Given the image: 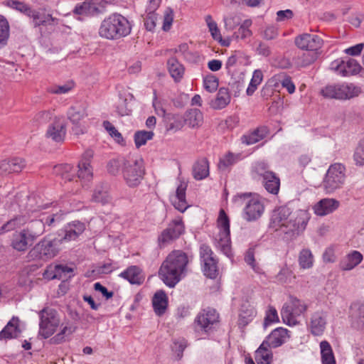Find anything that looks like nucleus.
<instances>
[{
    "mask_svg": "<svg viewBox=\"0 0 364 364\" xmlns=\"http://www.w3.org/2000/svg\"><path fill=\"white\" fill-rule=\"evenodd\" d=\"M309 219L310 214L307 210L291 212L289 208L281 206L272 212L270 227L293 238L305 230Z\"/></svg>",
    "mask_w": 364,
    "mask_h": 364,
    "instance_id": "nucleus-1",
    "label": "nucleus"
},
{
    "mask_svg": "<svg viewBox=\"0 0 364 364\" xmlns=\"http://www.w3.org/2000/svg\"><path fill=\"white\" fill-rule=\"evenodd\" d=\"M39 335L43 338H48L59 330L51 338L53 343L65 341L66 338L75 331V327L70 322H61L59 314L54 309H43L39 312Z\"/></svg>",
    "mask_w": 364,
    "mask_h": 364,
    "instance_id": "nucleus-2",
    "label": "nucleus"
},
{
    "mask_svg": "<svg viewBox=\"0 0 364 364\" xmlns=\"http://www.w3.org/2000/svg\"><path fill=\"white\" fill-rule=\"evenodd\" d=\"M188 262L185 252L181 250L171 252L159 269L160 278L168 287H174L185 277Z\"/></svg>",
    "mask_w": 364,
    "mask_h": 364,
    "instance_id": "nucleus-3",
    "label": "nucleus"
},
{
    "mask_svg": "<svg viewBox=\"0 0 364 364\" xmlns=\"http://www.w3.org/2000/svg\"><path fill=\"white\" fill-rule=\"evenodd\" d=\"M132 29V24L126 17L114 13L101 22L98 33L105 39L118 40L129 36Z\"/></svg>",
    "mask_w": 364,
    "mask_h": 364,
    "instance_id": "nucleus-4",
    "label": "nucleus"
},
{
    "mask_svg": "<svg viewBox=\"0 0 364 364\" xmlns=\"http://www.w3.org/2000/svg\"><path fill=\"white\" fill-rule=\"evenodd\" d=\"M232 201L239 205L244 204L243 218L247 221L257 220L264 212V199L257 194H238L232 198Z\"/></svg>",
    "mask_w": 364,
    "mask_h": 364,
    "instance_id": "nucleus-5",
    "label": "nucleus"
},
{
    "mask_svg": "<svg viewBox=\"0 0 364 364\" xmlns=\"http://www.w3.org/2000/svg\"><path fill=\"white\" fill-rule=\"evenodd\" d=\"M360 93V87L350 82L328 84L320 91V94L324 98L338 100H350L358 97Z\"/></svg>",
    "mask_w": 364,
    "mask_h": 364,
    "instance_id": "nucleus-6",
    "label": "nucleus"
},
{
    "mask_svg": "<svg viewBox=\"0 0 364 364\" xmlns=\"http://www.w3.org/2000/svg\"><path fill=\"white\" fill-rule=\"evenodd\" d=\"M217 230L214 236L215 247L224 255L231 256L230 220L223 210H220L217 220Z\"/></svg>",
    "mask_w": 364,
    "mask_h": 364,
    "instance_id": "nucleus-7",
    "label": "nucleus"
},
{
    "mask_svg": "<svg viewBox=\"0 0 364 364\" xmlns=\"http://www.w3.org/2000/svg\"><path fill=\"white\" fill-rule=\"evenodd\" d=\"M122 173L126 184L129 187H136L140 183L144 174L143 160L140 157H130L122 162Z\"/></svg>",
    "mask_w": 364,
    "mask_h": 364,
    "instance_id": "nucleus-8",
    "label": "nucleus"
},
{
    "mask_svg": "<svg viewBox=\"0 0 364 364\" xmlns=\"http://www.w3.org/2000/svg\"><path fill=\"white\" fill-rule=\"evenodd\" d=\"M308 304L296 297H290L282 309L281 315L284 323L288 326H296L299 323V318L306 313Z\"/></svg>",
    "mask_w": 364,
    "mask_h": 364,
    "instance_id": "nucleus-9",
    "label": "nucleus"
},
{
    "mask_svg": "<svg viewBox=\"0 0 364 364\" xmlns=\"http://www.w3.org/2000/svg\"><path fill=\"white\" fill-rule=\"evenodd\" d=\"M346 168L340 163L329 166L323 181V188L326 193L331 194L341 188L346 180Z\"/></svg>",
    "mask_w": 364,
    "mask_h": 364,
    "instance_id": "nucleus-10",
    "label": "nucleus"
},
{
    "mask_svg": "<svg viewBox=\"0 0 364 364\" xmlns=\"http://www.w3.org/2000/svg\"><path fill=\"white\" fill-rule=\"evenodd\" d=\"M253 177L260 181L267 192L273 195L279 193L280 180L274 173L268 170L264 163H258L254 167Z\"/></svg>",
    "mask_w": 364,
    "mask_h": 364,
    "instance_id": "nucleus-11",
    "label": "nucleus"
},
{
    "mask_svg": "<svg viewBox=\"0 0 364 364\" xmlns=\"http://www.w3.org/2000/svg\"><path fill=\"white\" fill-rule=\"evenodd\" d=\"M219 323V314L212 308L201 310L195 318L196 329L208 334L217 327Z\"/></svg>",
    "mask_w": 364,
    "mask_h": 364,
    "instance_id": "nucleus-12",
    "label": "nucleus"
},
{
    "mask_svg": "<svg viewBox=\"0 0 364 364\" xmlns=\"http://www.w3.org/2000/svg\"><path fill=\"white\" fill-rule=\"evenodd\" d=\"M58 241L56 240H51L48 237H44L30 251L31 257L45 261L52 259L58 252Z\"/></svg>",
    "mask_w": 364,
    "mask_h": 364,
    "instance_id": "nucleus-13",
    "label": "nucleus"
},
{
    "mask_svg": "<svg viewBox=\"0 0 364 364\" xmlns=\"http://www.w3.org/2000/svg\"><path fill=\"white\" fill-rule=\"evenodd\" d=\"M329 68L341 77L357 75L362 70V67L358 61L352 58L347 60L338 58L331 63Z\"/></svg>",
    "mask_w": 364,
    "mask_h": 364,
    "instance_id": "nucleus-14",
    "label": "nucleus"
},
{
    "mask_svg": "<svg viewBox=\"0 0 364 364\" xmlns=\"http://www.w3.org/2000/svg\"><path fill=\"white\" fill-rule=\"evenodd\" d=\"M200 255L204 274L210 279L216 278L218 275V268L211 249L207 245H201Z\"/></svg>",
    "mask_w": 364,
    "mask_h": 364,
    "instance_id": "nucleus-15",
    "label": "nucleus"
},
{
    "mask_svg": "<svg viewBox=\"0 0 364 364\" xmlns=\"http://www.w3.org/2000/svg\"><path fill=\"white\" fill-rule=\"evenodd\" d=\"M187 187L188 182L182 178H178L176 189L169 197L171 203L181 213L185 212L189 207L186 196Z\"/></svg>",
    "mask_w": 364,
    "mask_h": 364,
    "instance_id": "nucleus-16",
    "label": "nucleus"
},
{
    "mask_svg": "<svg viewBox=\"0 0 364 364\" xmlns=\"http://www.w3.org/2000/svg\"><path fill=\"white\" fill-rule=\"evenodd\" d=\"M294 43L301 50L317 51L322 48L323 41L317 35L304 33L295 38Z\"/></svg>",
    "mask_w": 364,
    "mask_h": 364,
    "instance_id": "nucleus-17",
    "label": "nucleus"
},
{
    "mask_svg": "<svg viewBox=\"0 0 364 364\" xmlns=\"http://www.w3.org/2000/svg\"><path fill=\"white\" fill-rule=\"evenodd\" d=\"M203 122V114L198 109H188L183 116V121L176 119L172 127L180 129L184 125L195 129L200 127Z\"/></svg>",
    "mask_w": 364,
    "mask_h": 364,
    "instance_id": "nucleus-18",
    "label": "nucleus"
},
{
    "mask_svg": "<svg viewBox=\"0 0 364 364\" xmlns=\"http://www.w3.org/2000/svg\"><path fill=\"white\" fill-rule=\"evenodd\" d=\"M184 231V225L181 218L174 219L159 237L160 245H166L178 238Z\"/></svg>",
    "mask_w": 364,
    "mask_h": 364,
    "instance_id": "nucleus-19",
    "label": "nucleus"
},
{
    "mask_svg": "<svg viewBox=\"0 0 364 364\" xmlns=\"http://www.w3.org/2000/svg\"><path fill=\"white\" fill-rule=\"evenodd\" d=\"M68 119L73 123V132L76 135L83 134L87 132V127L81 123L87 113L85 107L76 106L71 107L68 112Z\"/></svg>",
    "mask_w": 364,
    "mask_h": 364,
    "instance_id": "nucleus-20",
    "label": "nucleus"
},
{
    "mask_svg": "<svg viewBox=\"0 0 364 364\" xmlns=\"http://www.w3.org/2000/svg\"><path fill=\"white\" fill-rule=\"evenodd\" d=\"M327 325V314L323 311L313 313L307 323L309 331L314 336H322Z\"/></svg>",
    "mask_w": 364,
    "mask_h": 364,
    "instance_id": "nucleus-21",
    "label": "nucleus"
},
{
    "mask_svg": "<svg viewBox=\"0 0 364 364\" xmlns=\"http://www.w3.org/2000/svg\"><path fill=\"white\" fill-rule=\"evenodd\" d=\"M93 157L92 150L86 151L78 164L77 177L82 186L92 179V168L90 165L91 159Z\"/></svg>",
    "mask_w": 364,
    "mask_h": 364,
    "instance_id": "nucleus-22",
    "label": "nucleus"
},
{
    "mask_svg": "<svg viewBox=\"0 0 364 364\" xmlns=\"http://www.w3.org/2000/svg\"><path fill=\"white\" fill-rule=\"evenodd\" d=\"M66 134L65 120L61 117H55L54 121L49 125L46 136L53 141H62Z\"/></svg>",
    "mask_w": 364,
    "mask_h": 364,
    "instance_id": "nucleus-23",
    "label": "nucleus"
},
{
    "mask_svg": "<svg viewBox=\"0 0 364 364\" xmlns=\"http://www.w3.org/2000/svg\"><path fill=\"white\" fill-rule=\"evenodd\" d=\"M56 215H53L51 217H48L46 219L42 218L39 220L31 221L28 228L24 229L25 231L31 237V239L34 241L41 236L45 231V223L50 225L55 221V217Z\"/></svg>",
    "mask_w": 364,
    "mask_h": 364,
    "instance_id": "nucleus-24",
    "label": "nucleus"
},
{
    "mask_svg": "<svg viewBox=\"0 0 364 364\" xmlns=\"http://www.w3.org/2000/svg\"><path fill=\"white\" fill-rule=\"evenodd\" d=\"M340 203L334 198H323L316 203L313 210L314 213L318 216H325L331 214L338 208Z\"/></svg>",
    "mask_w": 364,
    "mask_h": 364,
    "instance_id": "nucleus-25",
    "label": "nucleus"
},
{
    "mask_svg": "<svg viewBox=\"0 0 364 364\" xmlns=\"http://www.w3.org/2000/svg\"><path fill=\"white\" fill-rule=\"evenodd\" d=\"M289 337L288 330L282 327H279L272 331L263 343H267V345L269 348H277L286 342Z\"/></svg>",
    "mask_w": 364,
    "mask_h": 364,
    "instance_id": "nucleus-26",
    "label": "nucleus"
},
{
    "mask_svg": "<svg viewBox=\"0 0 364 364\" xmlns=\"http://www.w3.org/2000/svg\"><path fill=\"white\" fill-rule=\"evenodd\" d=\"M100 12L95 0L85 1L76 4L73 9L75 15L79 16V18L94 16Z\"/></svg>",
    "mask_w": 364,
    "mask_h": 364,
    "instance_id": "nucleus-27",
    "label": "nucleus"
},
{
    "mask_svg": "<svg viewBox=\"0 0 364 364\" xmlns=\"http://www.w3.org/2000/svg\"><path fill=\"white\" fill-rule=\"evenodd\" d=\"M34 242L31 237L24 230L19 232H16L12 239L11 245L17 251L23 252L28 249Z\"/></svg>",
    "mask_w": 364,
    "mask_h": 364,
    "instance_id": "nucleus-28",
    "label": "nucleus"
},
{
    "mask_svg": "<svg viewBox=\"0 0 364 364\" xmlns=\"http://www.w3.org/2000/svg\"><path fill=\"white\" fill-rule=\"evenodd\" d=\"M363 259V255L357 251L352 250L348 253L341 262V269L350 271L357 267Z\"/></svg>",
    "mask_w": 364,
    "mask_h": 364,
    "instance_id": "nucleus-29",
    "label": "nucleus"
},
{
    "mask_svg": "<svg viewBox=\"0 0 364 364\" xmlns=\"http://www.w3.org/2000/svg\"><path fill=\"white\" fill-rule=\"evenodd\" d=\"M119 276L132 284H141L144 280L141 269L137 266H131L120 273Z\"/></svg>",
    "mask_w": 364,
    "mask_h": 364,
    "instance_id": "nucleus-30",
    "label": "nucleus"
},
{
    "mask_svg": "<svg viewBox=\"0 0 364 364\" xmlns=\"http://www.w3.org/2000/svg\"><path fill=\"white\" fill-rule=\"evenodd\" d=\"M169 74L176 82H180L183 77L185 68L183 65L175 58H171L167 62Z\"/></svg>",
    "mask_w": 364,
    "mask_h": 364,
    "instance_id": "nucleus-31",
    "label": "nucleus"
},
{
    "mask_svg": "<svg viewBox=\"0 0 364 364\" xmlns=\"http://www.w3.org/2000/svg\"><path fill=\"white\" fill-rule=\"evenodd\" d=\"M24 166V160L19 158L4 160L0 163L1 173L19 172Z\"/></svg>",
    "mask_w": 364,
    "mask_h": 364,
    "instance_id": "nucleus-32",
    "label": "nucleus"
},
{
    "mask_svg": "<svg viewBox=\"0 0 364 364\" xmlns=\"http://www.w3.org/2000/svg\"><path fill=\"white\" fill-rule=\"evenodd\" d=\"M255 359L257 364H271L273 354L267 343H263L255 353Z\"/></svg>",
    "mask_w": 364,
    "mask_h": 364,
    "instance_id": "nucleus-33",
    "label": "nucleus"
},
{
    "mask_svg": "<svg viewBox=\"0 0 364 364\" xmlns=\"http://www.w3.org/2000/svg\"><path fill=\"white\" fill-rule=\"evenodd\" d=\"M298 264L303 270L310 269L314 265V256L309 248L301 249L298 255Z\"/></svg>",
    "mask_w": 364,
    "mask_h": 364,
    "instance_id": "nucleus-34",
    "label": "nucleus"
},
{
    "mask_svg": "<svg viewBox=\"0 0 364 364\" xmlns=\"http://www.w3.org/2000/svg\"><path fill=\"white\" fill-rule=\"evenodd\" d=\"M230 95L225 87L220 88L216 97L210 102V106L215 109H221L225 107L230 102Z\"/></svg>",
    "mask_w": 364,
    "mask_h": 364,
    "instance_id": "nucleus-35",
    "label": "nucleus"
},
{
    "mask_svg": "<svg viewBox=\"0 0 364 364\" xmlns=\"http://www.w3.org/2000/svg\"><path fill=\"white\" fill-rule=\"evenodd\" d=\"M152 304L154 311L158 316L164 314L168 305L166 294L162 291H157L153 297Z\"/></svg>",
    "mask_w": 364,
    "mask_h": 364,
    "instance_id": "nucleus-36",
    "label": "nucleus"
},
{
    "mask_svg": "<svg viewBox=\"0 0 364 364\" xmlns=\"http://www.w3.org/2000/svg\"><path fill=\"white\" fill-rule=\"evenodd\" d=\"M267 134V128L266 127H262L248 134L244 135L242 138V141L247 145L254 144L264 139Z\"/></svg>",
    "mask_w": 364,
    "mask_h": 364,
    "instance_id": "nucleus-37",
    "label": "nucleus"
},
{
    "mask_svg": "<svg viewBox=\"0 0 364 364\" xmlns=\"http://www.w3.org/2000/svg\"><path fill=\"white\" fill-rule=\"evenodd\" d=\"M85 230L84 223L75 221L70 223L65 229V235L63 240L70 241L75 240L80 235H81Z\"/></svg>",
    "mask_w": 364,
    "mask_h": 364,
    "instance_id": "nucleus-38",
    "label": "nucleus"
},
{
    "mask_svg": "<svg viewBox=\"0 0 364 364\" xmlns=\"http://www.w3.org/2000/svg\"><path fill=\"white\" fill-rule=\"evenodd\" d=\"M18 322V318H13L0 332V340L11 339L18 336L20 333Z\"/></svg>",
    "mask_w": 364,
    "mask_h": 364,
    "instance_id": "nucleus-39",
    "label": "nucleus"
},
{
    "mask_svg": "<svg viewBox=\"0 0 364 364\" xmlns=\"http://www.w3.org/2000/svg\"><path fill=\"white\" fill-rule=\"evenodd\" d=\"M26 16L32 19V22L35 26L47 23L50 24L57 21V19L52 17V16L41 14L38 11L33 10L31 8Z\"/></svg>",
    "mask_w": 364,
    "mask_h": 364,
    "instance_id": "nucleus-40",
    "label": "nucleus"
},
{
    "mask_svg": "<svg viewBox=\"0 0 364 364\" xmlns=\"http://www.w3.org/2000/svg\"><path fill=\"white\" fill-rule=\"evenodd\" d=\"M53 173L65 181H70L74 178L75 170L70 164H59L54 166Z\"/></svg>",
    "mask_w": 364,
    "mask_h": 364,
    "instance_id": "nucleus-41",
    "label": "nucleus"
},
{
    "mask_svg": "<svg viewBox=\"0 0 364 364\" xmlns=\"http://www.w3.org/2000/svg\"><path fill=\"white\" fill-rule=\"evenodd\" d=\"M209 174V164L206 159L198 161L193 166V175L196 180H202Z\"/></svg>",
    "mask_w": 364,
    "mask_h": 364,
    "instance_id": "nucleus-42",
    "label": "nucleus"
},
{
    "mask_svg": "<svg viewBox=\"0 0 364 364\" xmlns=\"http://www.w3.org/2000/svg\"><path fill=\"white\" fill-rule=\"evenodd\" d=\"M351 316L358 327L364 326V304H353L350 308Z\"/></svg>",
    "mask_w": 364,
    "mask_h": 364,
    "instance_id": "nucleus-43",
    "label": "nucleus"
},
{
    "mask_svg": "<svg viewBox=\"0 0 364 364\" xmlns=\"http://www.w3.org/2000/svg\"><path fill=\"white\" fill-rule=\"evenodd\" d=\"M263 79V74L260 70H256L254 71L252 79L247 88V95L250 96L253 95L257 87L261 84Z\"/></svg>",
    "mask_w": 364,
    "mask_h": 364,
    "instance_id": "nucleus-44",
    "label": "nucleus"
},
{
    "mask_svg": "<svg viewBox=\"0 0 364 364\" xmlns=\"http://www.w3.org/2000/svg\"><path fill=\"white\" fill-rule=\"evenodd\" d=\"M9 37V23L4 16L0 15V49L6 45Z\"/></svg>",
    "mask_w": 364,
    "mask_h": 364,
    "instance_id": "nucleus-45",
    "label": "nucleus"
},
{
    "mask_svg": "<svg viewBox=\"0 0 364 364\" xmlns=\"http://www.w3.org/2000/svg\"><path fill=\"white\" fill-rule=\"evenodd\" d=\"M154 134L152 131H138L134 134V143L137 148L145 145L146 143L152 139Z\"/></svg>",
    "mask_w": 364,
    "mask_h": 364,
    "instance_id": "nucleus-46",
    "label": "nucleus"
},
{
    "mask_svg": "<svg viewBox=\"0 0 364 364\" xmlns=\"http://www.w3.org/2000/svg\"><path fill=\"white\" fill-rule=\"evenodd\" d=\"M239 159V156L232 153H228L220 159L218 168L221 171L226 170L230 166L234 164Z\"/></svg>",
    "mask_w": 364,
    "mask_h": 364,
    "instance_id": "nucleus-47",
    "label": "nucleus"
},
{
    "mask_svg": "<svg viewBox=\"0 0 364 364\" xmlns=\"http://www.w3.org/2000/svg\"><path fill=\"white\" fill-rule=\"evenodd\" d=\"M116 111L121 116L129 115L132 112V107L127 98L119 97L116 103Z\"/></svg>",
    "mask_w": 364,
    "mask_h": 364,
    "instance_id": "nucleus-48",
    "label": "nucleus"
},
{
    "mask_svg": "<svg viewBox=\"0 0 364 364\" xmlns=\"http://www.w3.org/2000/svg\"><path fill=\"white\" fill-rule=\"evenodd\" d=\"M205 21L213 38L214 40H221L220 31L217 23L213 19L212 16L210 15H207L205 17Z\"/></svg>",
    "mask_w": 364,
    "mask_h": 364,
    "instance_id": "nucleus-49",
    "label": "nucleus"
},
{
    "mask_svg": "<svg viewBox=\"0 0 364 364\" xmlns=\"http://www.w3.org/2000/svg\"><path fill=\"white\" fill-rule=\"evenodd\" d=\"M203 87L209 92H215L218 87V79L213 75H206L203 78Z\"/></svg>",
    "mask_w": 364,
    "mask_h": 364,
    "instance_id": "nucleus-50",
    "label": "nucleus"
},
{
    "mask_svg": "<svg viewBox=\"0 0 364 364\" xmlns=\"http://www.w3.org/2000/svg\"><path fill=\"white\" fill-rule=\"evenodd\" d=\"M5 5L25 15H27L31 9L27 4L16 0H8L5 1Z\"/></svg>",
    "mask_w": 364,
    "mask_h": 364,
    "instance_id": "nucleus-51",
    "label": "nucleus"
},
{
    "mask_svg": "<svg viewBox=\"0 0 364 364\" xmlns=\"http://www.w3.org/2000/svg\"><path fill=\"white\" fill-rule=\"evenodd\" d=\"M353 159L356 165L364 166V139L356 146L353 154Z\"/></svg>",
    "mask_w": 364,
    "mask_h": 364,
    "instance_id": "nucleus-52",
    "label": "nucleus"
},
{
    "mask_svg": "<svg viewBox=\"0 0 364 364\" xmlns=\"http://www.w3.org/2000/svg\"><path fill=\"white\" fill-rule=\"evenodd\" d=\"M275 77L279 81L282 86L287 89L289 94H292L295 92V85L289 77L279 74L276 75Z\"/></svg>",
    "mask_w": 364,
    "mask_h": 364,
    "instance_id": "nucleus-53",
    "label": "nucleus"
},
{
    "mask_svg": "<svg viewBox=\"0 0 364 364\" xmlns=\"http://www.w3.org/2000/svg\"><path fill=\"white\" fill-rule=\"evenodd\" d=\"M279 316L277 310L272 306H269L266 312L264 326L266 328L269 325L279 322Z\"/></svg>",
    "mask_w": 364,
    "mask_h": 364,
    "instance_id": "nucleus-54",
    "label": "nucleus"
},
{
    "mask_svg": "<svg viewBox=\"0 0 364 364\" xmlns=\"http://www.w3.org/2000/svg\"><path fill=\"white\" fill-rule=\"evenodd\" d=\"M103 127L117 142L122 143L123 141V137L122 134L118 132V130L112 123L108 121H105L103 122Z\"/></svg>",
    "mask_w": 364,
    "mask_h": 364,
    "instance_id": "nucleus-55",
    "label": "nucleus"
},
{
    "mask_svg": "<svg viewBox=\"0 0 364 364\" xmlns=\"http://www.w3.org/2000/svg\"><path fill=\"white\" fill-rule=\"evenodd\" d=\"M74 87L73 82H69L61 85H55L50 89L53 94L62 95L69 92Z\"/></svg>",
    "mask_w": 364,
    "mask_h": 364,
    "instance_id": "nucleus-56",
    "label": "nucleus"
},
{
    "mask_svg": "<svg viewBox=\"0 0 364 364\" xmlns=\"http://www.w3.org/2000/svg\"><path fill=\"white\" fill-rule=\"evenodd\" d=\"M252 25V21L250 19H247L244 21L242 25L240 26L237 31V37H240L244 39L250 37L252 35V32L250 30V27Z\"/></svg>",
    "mask_w": 364,
    "mask_h": 364,
    "instance_id": "nucleus-57",
    "label": "nucleus"
},
{
    "mask_svg": "<svg viewBox=\"0 0 364 364\" xmlns=\"http://www.w3.org/2000/svg\"><path fill=\"white\" fill-rule=\"evenodd\" d=\"M24 223L25 221L22 220L20 218H16L15 219L11 220L1 227L0 234L12 230L22 225Z\"/></svg>",
    "mask_w": 364,
    "mask_h": 364,
    "instance_id": "nucleus-58",
    "label": "nucleus"
},
{
    "mask_svg": "<svg viewBox=\"0 0 364 364\" xmlns=\"http://www.w3.org/2000/svg\"><path fill=\"white\" fill-rule=\"evenodd\" d=\"M186 347V341L183 338H175L173 341L172 350L175 351L178 357H181L184 349Z\"/></svg>",
    "mask_w": 364,
    "mask_h": 364,
    "instance_id": "nucleus-59",
    "label": "nucleus"
},
{
    "mask_svg": "<svg viewBox=\"0 0 364 364\" xmlns=\"http://www.w3.org/2000/svg\"><path fill=\"white\" fill-rule=\"evenodd\" d=\"M320 350L321 360L334 355L330 343L326 341H323L320 343Z\"/></svg>",
    "mask_w": 364,
    "mask_h": 364,
    "instance_id": "nucleus-60",
    "label": "nucleus"
},
{
    "mask_svg": "<svg viewBox=\"0 0 364 364\" xmlns=\"http://www.w3.org/2000/svg\"><path fill=\"white\" fill-rule=\"evenodd\" d=\"M173 20V11L168 8L164 11V21H163V30L165 31H168L172 25Z\"/></svg>",
    "mask_w": 364,
    "mask_h": 364,
    "instance_id": "nucleus-61",
    "label": "nucleus"
},
{
    "mask_svg": "<svg viewBox=\"0 0 364 364\" xmlns=\"http://www.w3.org/2000/svg\"><path fill=\"white\" fill-rule=\"evenodd\" d=\"M323 260L326 263H333L336 260V250L333 246L327 247L323 254Z\"/></svg>",
    "mask_w": 364,
    "mask_h": 364,
    "instance_id": "nucleus-62",
    "label": "nucleus"
},
{
    "mask_svg": "<svg viewBox=\"0 0 364 364\" xmlns=\"http://www.w3.org/2000/svg\"><path fill=\"white\" fill-rule=\"evenodd\" d=\"M92 200L95 202L105 203L109 200V196L105 191L102 189H96L93 193Z\"/></svg>",
    "mask_w": 364,
    "mask_h": 364,
    "instance_id": "nucleus-63",
    "label": "nucleus"
},
{
    "mask_svg": "<svg viewBox=\"0 0 364 364\" xmlns=\"http://www.w3.org/2000/svg\"><path fill=\"white\" fill-rule=\"evenodd\" d=\"M53 115V112L51 110H43L38 112L35 115V120L39 123H46L50 119H51V117Z\"/></svg>",
    "mask_w": 364,
    "mask_h": 364,
    "instance_id": "nucleus-64",
    "label": "nucleus"
}]
</instances>
